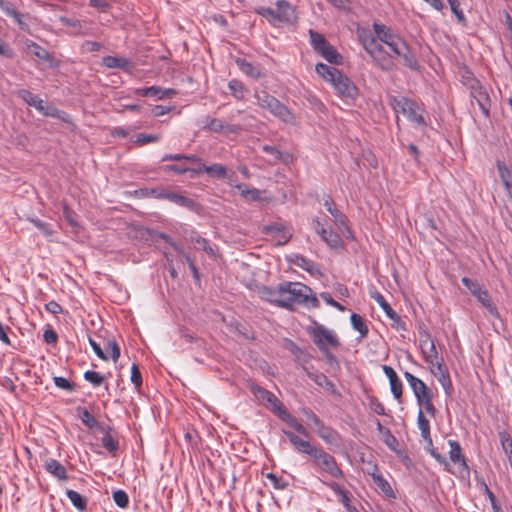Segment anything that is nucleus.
I'll return each mask as SVG.
<instances>
[{"instance_id": "nucleus-1", "label": "nucleus", "mask_w": 512, "mask_h": 512, "mask_svg": "<svg viewBox=\"0 0 512 512\" xmlns=\"http://www.w3.org/2000/svg\"><path fill=\"white\" fill-rule=\"evenodd\" d=\"M250 391L258 400L264 402L266 407L270 408L281 420L295 429V431L305 437L310 436L309 431L304 427V425L284 408L281 401L272 392L257 384H252L250 386Z\"/></svg>"}, {"instance_id": "nucleus-2", "label": "nucleus", "mask_w": 512, "mask_h": 512, "mask_svg": "<svg viewBox=\"0 0 512 512\" xmlns=\"http://www.w3.org/2000/svg\"><path fill=\"white\" fill-rule=\"evenodd\" d=\"M315 70L325 81L332 84L339 97L355 99L358 96L357 86L339 69L323 63H318Z\"/></svg>"}, {"instance_id": "nucleus-3", "label": "nucleus", "mask_w": 512, "mask_h": 512, "mask_svg": "<svg viewBox=\"0 0 512 512\" xmlns=\"http://www.w3.org/2000/svg\"><path fill=\"white\" fill-rule=\"evenodd\" d=\"M283 301L288 303L283 308L294 310L296 305L310 303L312 307H318L319 301L312 295V289L300 282H282Z\"/></svg>"}, {"instance_id": "nucleus-4", "label": "nucleus", "mask_w": 512, "mask_h": 512, "mask_svg": "<svg viewBox=\"0 0 512 512\" xmlns=\"http://www.w3.org/2000/svg\"><path fill=\"white\" fill-rule=\"evenodd\" d=\"M256 103L287 124H295L296 117L291 110L265 90L255 91Z\"/></svg>"}, {"instance_id": "nucleus-5", "label": "nucleus", "mask_w": 512, "mask_h": 512, "mask_svg": "<svg viewBox=\"0 0 512 512\" xmlns=\"http://www.w3.org/2000/svg\"><path fill=\"white\" fill-rule=\"evenodd\" d=\"M365 51L371 57L373 64L384 72H391L396 69V64L391 56L384 49L377 39H371L365 43Z\"/></svg>"}, {"instance_id": "nucleus-6", "label": "nucleus", "mask_w": 512, "mask_h": 512, "mask_svg": "<svg viewBox=\"0 0 512 512\" xmlns=\"http://www.w3.org/2000/svg\"><path fill=\"white\" fill-rule=\"evenodd\" d=\"M310 41L313 49L319 53L328 62L340 65L342 64L343 57L337 52L335 47L331 45L327 39L320 33L309 30Z\"/></svg>"}, {"instance_id": "nucleus-7", "label": "nucleus", "mask_w": 512, "mask_h": 512, "mask_svg": "<svg viewBox=\"0 0 512 512\" xmlns=\"http://www.w3.org/2000/svg\"><path fill=\"white\" fill-rule=\"evenodd\" d=\"M311 460L312 464L321 472H325L336 479L343 478L344 473L335 457L326 452L322 447L317 449V452L312 455Z\"/></svg>"}, {"instance_id": "nucleus-8", "label": "nucleus", "mask_w": 512, "mask_h": 512, "mask_svg": "<svg viewBox=\"0 0 512 512\" xmlns=\"http://www.w3.org/2000/svg\"><path fill=\"white\" fill-rule=\"evenodd\" d=\"M461 282L470 291V293L475 296L478 301L490 312L491 315L498 317V310L487 290H483L477 281L468 277H463Z\"/></svg>"}, {"instance_id": "nucleus-9", "label": "nucleus", "mask_w": 512, "mask_h": 512, "mask_svg": "<svg viewBox=\"0 0 512 512\" xmlns=\"http://www.w3.org/2000/svg\"><path fill=\"white\" fill-rule=\"evenodd\" d=\"M323 205L326 207L327 211L333 216L334 223L339 227V229L344 228L343 233L347 238H353L352 231L347 226V217L340 212L333 199L330 195H326L324 197Z\"/></svg>"}, {"instance_id": "nucleus-10", "label": "nucleus", "mask_w": 512, "mask_h": 512, "mask_svg": "<svg viewBox=\"0 0 512 512\" xmlns=\"http://www.w3.org/2000/svg\"><path fill=\"white\" fill-rule=\"evenodd\" d=\"M312 338L317 347H327V344L334 348L340 346L337 336L324 326H317L313 331Z\"/></svg>"}, {"instance_id": "nucleus-11", "label": "nucleus", "mask_w": 512, "mask_h": 512, "mask_svg": "<svg viewBox=\"0 0 512 512\" xmlns=\"http://www.w3.org/2000/svg\"><path fill=\"white\" fill-rule=\"evenodd\" d=\"M470 88L472 102L476 101L483 114L485 116H489L491 101L487 91L479 84L478 81H473Z\"/></svg>"}, {"instance_id": "nucleus-12", "label": "nucleus", "mask_w": 512, "mask_h": 512, "mask_svg": "<svg viewBox=\"0 0 512 512\" xmlns=\"http://www.w3.org/2000/svg\"><path fill=\"white\" fill-rule=\"evenodd\" d=\"M282 433L289 439L291 445L298 453L307 454L312 458V455H314L319 448L315 445H312L309 441L296 435L292 431L283 429Z\"/></svg>"}, {"instance_id": "nucleus-13", "label": "nucleus", "mask_w": 512, "mask_h": 512, "mask_svg": "<svg viewBox=\"0 0 512 512\" xmlns=\"http://www.w3.org/2000/svg\"><path fill=\"white\" fill-rule=\"evenodd\" d=\"M283 290L282 283H280L276 288H270L267 286H263L259 289V295L261 299L274 304L278 307L283 308V305H287L286 301H283Z\"/></svg>"}, {"instance_id": "nucleus-14", "label": "nucleus", "mask_w": 512, "mask_h": 512, "mask_svg": "<svg viewBox=\"0 0 512 512\" xmlns=\"http://www.w3.org/2000/svg\"><path fill=\"white\" fill-rule=\"evenodd\" d=\"M431 369L432 374L437 377L439 383L442 385L445 393L447 395H451L452 393V382L448 372L447 367L444 365L443 361H436V364Z\"/></svg>"}, {"instance_id": "nucleus-15", "label": "nucleus", "mask_w": 512, "mask_h": 512, "mask_svg": "<svg viewBox=\"0 0 512 512\" xmlns=\"http://www.w3.org/2000/svg\"><path fill=\"white\" fill-rule=\"evenodd\" d=\"M448 444L450 446V451H449L450 460L455 464H459L461 473L463 471L469 473V467L466 462V458H465L464 454L462 453V448H461L459 442L456 440H449Z\"/></svg>"}, {"instance_id": "nucleus-16", "label": "nucleus", "mask_w": 512, "mask_h": 512, "mask_svg": "<svg viewBox=\"0 0 512 512\" xmlns=\"http://www.w3.org/2000/svg\"><path fill=\"white\" fill-rule=\"evenodd\" d=\"M404 377L407 380L411 389L413 390L416 400H420L421 398L426 396V393L431 392V389H429L421 379L417 378L412 373L406 371L404 372Z\"/></svg>"}, {"instance_id": "nucleus-17", "label": "nucleus", "mask_w": 512, "mask_h": 512, "mask_svg": "<svg viewBox=\"0 0 512 512\" xmlns=\"http://www.w3.org/2000/svg\"><path fill=\"white\" fill-rule=\"evenodd\" d=\"M398 105L401 106L402 112L406 114L411 121L416 122L421 126L426 125L424 117L416 112L415 103L413 101L403 97L398 101Z\"/></svg>"}, {"instance_id": "nucleus-18", "label": "nucleus", "mask_w": 512, "mask_h": 512, "mask_svg": "<svg viewBox=\"0 0 512 512\" xmlns=\"http://www.w3.org/2000/svg\"><path fill=\"white\" fill-rule=\"evenodd\" d=\"M307 376L319 387L324 388L326 391L340 396L339 391L337 390L335 384L328 379V377L322 372H310L306 371Z\"/></svg>"}, {"instance_id": "nucleus-19", "label": "nucleus", "mask_w": 512, "mask_h": 512, "mask_svg": "<svg viewBox=\"0 0 512 512\" xmlns=\"http://www.w3.org/2000/svg\"><path fill=\"white\" fill-rule=\"evenodd\" d=\"M274 10V20L280 22H290L294 18V9L285 0H278L276 3V9Z\"/></svg>"}, {"instance_id": "nucleus-20", "label": "nucleus", "mask_w": 512, "mask_h": 512, "mask_svg": "<svg viewBox=\"0 0 512 512\" xmlns=\"http://www.w3.org/2000/svg\"><path fill=\"white\" fill-rule=\"evenodd\" d=\"M102 62L107 68H120L128 72L134 68L133 62L125 57L105 56Z\"/></svg>"}, {"instance_id": "nucleus-21", "label": "nucleus", "mask_w": 512, "mask_h": 512, "mask_svg": "<svg viewBox=\"0 0 512 512\" xmlns=\"http://www.w3.org/2000/svg\"><path fill=\"white\" fill-rule=\"evenodd\" d=\"M45 470L60 481L68 479L66 468L56 459H48L44 464Z\"/></svg>"}, {"instance_id": "nucleus-22", "label": "nucleus", "mask_w": 512, "mask_h": 512, "mask_svg": "<svg viewBox=\"0 0 512 512\" xmlns=\"http://www.w3.org/2000/svg\"><path fill=\"white\" fill-rule=\"evenodd\" d=\"M373 30L377 35V41L385 45L399 36L390 27L376 22L373 24Z\"/></svg>"}, {"instance_id": "nucleus-23", "label": "nucleus", "mask_w": 512, "mask_h": 512, "mask_svg": "<svg viewBox=\"0 0 512 512\" xmlns=\"http://www.w3.org/2000/svg\"><path fill=\"white\" fill-rule=\"evenodd\" d=\"M372 476L375 485L387 496L390 498H395V493L388 483V481L383 477L381 473L378 472L377 466H374L373 471L369 472Z\"/></svg>"}, {"instance_id": "nucleus-24", "label": "nucleus", "mask_w": 512, "mask_h": 512, "mask_svg": "<svg viewBox=\"0 0 512 512\" xmlns=\"http://www.w3.org/2000/svg\"><path fill=\"white\" fill-rule=\"evenodd\" d=\"M165 200L173 202L179 206L186 207L190 210H194L197 206L193 199L170 190H167Z\"/></svg>"}, {"instance_id": "nucleus-25", "label": "nucleus", "mask_w": 512, "mask_h": 512, "mask_svg": "<svg viewBox=\"0 0 512 512\" xmlns=\"http://www.w3.org/2000/svg\"><path fill=\"white\" fill-rule=\"evenodd\" d=\"M196 173L205 172L210 177L216 178V179H224L227 176V169L222 164H212V165H201L197 170H195Z\"/></svg>"}, {"instance_id": "nucleus-26", "label": "nucleus", "mask_w": 512, "mask_h": 512, "mask_svg": "<svg viewBox=\"0 0 512 512\" xmlns=\"http://www.w3.org/2000/svg\"><path fill=\"white\" fill-rule=\"evenodd\" d=\"M370 296L380 305L389 319L400 322V316L392 309L380 292H370Z\"/></svg>"}, {"instance_id": "nucleus-27", "label": "nucleus", "mask_w": 512, "mask_h": 512, "mask_svg": "<svg viewBox=\"0 0 512 512\" xmlns=\"http://www.w3.org/2000/svg\"><path fill=\"white\" fill-rule=\"evenodd\" d=\"M19 98H21L28 105L33 106L36 110H44V101L37 95L33 94L27 89H21L17 92Z\"/></svg>"}, {"instance_id": "nucleus-28", "label": "nucleus", "mask_w": 512, "mask_h": 512, "mask_svg": "<svg viewBox=\"0 0 512 512\" xmlns=\"http://www.w3.org/2000/svg\"><path fill=\"white\" fill-rule=\"evenodd\" d=\"M26 48L30 53H32L35 57H37L40 60L46 62H52L53 60V57L48 50H46L45 48L31 40L26 41Z\"/></svg>"}, {"instance_id": "nucleus-29", "label": "nucleus", "mask_w": 512, "mask_h": 512, "mask_svg": "<svg viewBox=\"0 0 512 512\" xmlns=\"http://www.w3.org/2000/svg\"><path fill=\"white\" fill-rule=\"evenodd\" d=\"M205 126L204 128L211 130L213 132H222L225 128L228 132L234 133L238 130V128L234 125H227L225 126L222 122V120L218 118H211L209 116L205 119Z\"/></svg>"}, {"instance_id": "nucleus-30", "label": "nucleus", "mask_w": 512, "mask_h": 512, "mask_svg": "<svg viewBox=\"0 0 512 512\" xmlns=\"http://www.w3.org/2000/svg\"><path fill=\"white\" fill-rule=\"evenodd\" d=\"M66 496L71 501L72 505L79 510L80 512H83L87 508V498L82 496L80 493H78L75 490L68 489L66 490Z\"/></svg>"}, {"instance_id": "nucleus-31", "label": "nucleus", "mask_w": 512, "mask_h": 512, "mask_svg": "<svg viewBox=\"0 0 512 512\" xmlns=\"http://www.w3.org/2000/svg\"><path fill=\"white\" fill-rule=\"evenodd\" d=\"M321 239L332 249L343 247L340 235L332 229H326V233L322 234Z\"/></svg>"}, {"instance_id": "nucleus-32", "label": "nucleus", "mask_w": 512, "mask_h": 512, "mask_svg": "<svg viewBox=\"0 0 512 512\" xmlns=\"http://www.w3.org/2000/svg\"><path fill=\"white\" fill-rule=\"evenodd\" d=\"M61 22L63 25H65L67 27H71L73 29L71 33L74 35H87L88 34V31L86 29V24H83L81 21H79L77 19H70V18L62 17Z\"/></svg>"}, {"instance_id": "nucleus-33", "label": "nucleus", "mask_w": 512, "mask_h": 512, "mask_svg": "<svg viewBox=\"0 0 512 512\" xmlns=\"http://www.w3.org/2000/svg\"><path fill=\"white\" fill-rule=\"evenodd\" d=\"M398 57H401L404 61V64L411 70L418 71L420 69L419 62L415 54L410 49L409 45L406 46L405 50H403L401 55Z\"/></svg>"}, {"instance_id": "nucleus-34", "label": "nucleus", "mask_w": 512, "mask_h": 512, "mask_svg": "<svg viewBox=\"0 0 512 512\" xmlns=\"http://www.w3.org/2000/svg\"><path fill=\"white\" fill-rule=\"evenodd\" d=\"M294 263L298 267H300L303 270H305L308 273H310L311 275H315V274L320 273L319 268L317 267V265L313 261L305 258L302 255H297Z\"/></svg>"}, {"instance_id": "nucleus-35", "label": "nucleus", "mask_w": 512, "mask_h": 512, "mask_svg": "<svg viewBox=\"0 0 512 512\" xmlns=\"http://www.w3.org/2000/svg\"><path fill=\"white\" fill-rule=\"evenodd\" d=\"M236 63L241 69V71L246 75L251 76L253 78H259L262 76L259 68L255 67L252 63L248 62L247 60L238 58L236 60Z\"/></svg>"}, {"instance_id": "nucleus-36", "label": "nucleus", "mask_w": 512, "mask_h": 512, "mask_svg": "<svg viewBox=\"0 0 512 512\" xmlns=\"http://www.w3.org/2000/svg\"><path fill=\"white\" fill-rule=\"evenodd\" d=\"M0 9L9 17H12L18 24H22L21 14L15 5L8 0H0Z\"/></svg>"}, {"instance_id": "nucleus-37", "label": "nucleus", "mask_w": 512, "mask_h": 512, "mask_svg": "<svg viewBox=\"0 0 512 512\" xmlns=\"http://www.w3.org/2000/svg\"><path fill=\"white\" fill-rule=\"evenodd\" d=\"M317 434L328 444H333L338 438V433L331 427L326 426L324 423L317 429Z\"/></svg>"}, {"instance_id": "nucleus-38", "label": "nucleus", "mask_w": 512, "mask_h": 512, "mask_svg": "<svg viewBox=\"0 0 512 512\" xmlns=\"http://www.w3.org/2000/svg\"><path fill=\"white\" fill-rule=\"evenodd\" d=\"M350 320H351L353 329L358 331L362 338L366 337L369 332V329H368L364 319L359 314L352 313Z\"/></svg>"}, {"instance_id": "nucleus-39", "label": "nucleus", "mask_w": 512, "mask_h": 512, "mask_svg": "<svg viewBox=\"0 0 512 512\" xmlns=\"http://www.w3.org/2000/svg\"><path fill=\"white\" fill-rule=\"evenodd\" d=\"M426 442V450L430 453V455L441 465H443L446 469L449 467V462L446 457L437 452V450L433 446V441L431 435H429L428 439H424Z\"/></svg>"}, {"instance_id": "nucleus-40", "label": "nucleus", "mask_w": 512, "mask_h": 512, "mask_svg": "<svg viewBox=\"0 0 512 512\" xmlns=\"http://www.w3.org/2000/svg\"><path fill=\"white\" fill-rule=\"evenodd\" d=\"M79 417L83 424L89 429L98 428L99 422L96 418L85 408H78Z\"/></svg>"}, {"instance_id": "nucleus-41", "label": "nucleus", "mask_w": 512, "mask_h": 512, "mask_svg": "<svg viewBox=\"0 0 512 512\" xmlns=\"http://www.w3.org/2000/svg\"><path fill=\"white\" fill-rule=\"evenodd\" d=\"M417 424L418 428L421 432V436L423 439H428L430 434V422L425 417L423 411L420 409L417 416Z\"/></svg>"}, {"instance_id": "nucleus-42", "label": "nucleus", "mask_w": 512, "mask_h": 512, "mask_svg": "<svg viewBox=\"0 0 512 512\" xmlns=\"http://www.w3.org/2000/svg\"><path fill=\"white\" fill-rule=\"evenodd\" d=\"M228 87H229V90L231 92V94L238 100H242L244 98V93L246 91V88L244 86V84L237 80V79H232L229 83H228Z\"/></svg>"}, {"instance_id": "nucleus-43", "label": "nucleus", "mask_w": 512, "mask_h": 512, "mask_svg": "<svg viewBox=\"0 0 512 512\" xmlns=\"http://www.w3.org/2000/svg\"><path fill=\"white\" fill-rule=\"evenodd\" d=\"M167 189L156 187V188H144L140 189V193L144 197H153L156 199H165Z\"/></svg>"}, {"instance_id": "nucleus-44", "label": "nucleus", "mask_w": 512, "mask_h": 512, "mask_svg": "<svg viewBox=\"0 0 512 512\" xmlns=\"http://www.w3.org/2000/svg\"><path fill=\"white\" fill-rule=\"evenodd\" d=\"M62 208H63V215H64V218L66 219V221L68 222V224L74 228L76 227H79V223H78V220H77V214L76 212H74L66 202H63L62 203Z\"/></svg>"}, {"instance_id": "nucleus-45", "label": "nucleus", "mask_w": 512, "mask_h": 512, "mask_svg": "<svg viewBox=\"0 0 512 512\" xmlns=\"http://www.w3.org/2000/svg\"><path fill=\"white\" fill-rule=\"evenodd\" d=\"M191 240L199 245V249L205 251L210 256H215V251L206 238L196 234L195 236H191Z\"/></svg>"}, {"instance_id": "nucleus-46", "label": "nucleus", "mask_w": 512, "mask_h": 512, "mask_svg": "<svg viewBox=\"0 0 512 512\" xmlns=\"http://www.w3.org/2000/svg\"><path fill=\"white\" fill-rule=\"evenodd\" d=\"M102 445L110 453H115L118 450V441L112 437L110 430L106 431L102 437Z\"/></svg>"}, {"instance_id": "nucleus-47", "label": "nucleus", "mask_w": 512, "mask_h": 512, "mask_svg": "<svg viewBox=\"0 0 512 512\" xmlns=\"http://www.w3.org/2000/svg\"><path fill=\"white\" fill-rule=\"evenodd\" d=\"M407 45V42L403 40L400 36H398L395 40H392L387 44V46L396 56L401 55V52L405 50Z\"/></svg>"}, {"instance_id": "nucleus-48", "label": "nucleus", "mask_w": 512, "mask_h": 512, "mask_svg": "<svg viewBox=\"0 0 512 512\" xmlns=\"http://www.w3.org/2000/svg\"><path fill=\"white\" fill-rule=\"evenodd\" d=\"M39 112L45 116L58 118L61 120H65L64 116H67L64 112L60 111L58 108H56L52 105H48L45 102H44V110L39 111Z\"/></svg>"}, {"instance_id": "nucleus-49", "label": "nucleus", "mask_w": 512, "mask_h": 512, "mask_svg": "<svg viewBox=\"0 0 512 512\" xmlns=\"http://www.w3.org/2000/svg\"><path fill=\"white\" fill-rule=\"evenodd\" d=\"M113 500L120 508H126L129 504L128 494L124 490H116L113 492Z\"/></svg>"}, {"instance_id": "nucleus-50", "label": "nucleus", "mask_w": 512, "mask_h": 512, "mask_svg": "<svg viewBox=\"0 0 512 512\" xmlns=\"http://www.w3.org/2000/svg\"><path fill=\"white\" fill-rule=\"evenodd\" d=\"M29 221L34 224V226L39 229L45 236H52L54 231L50 224L38 219V218H30Z\"/></svg>"}, {"instance_id": "nucleus-51", "label": "nucleus", "mask_w": 512, "mask_h": 512, "mask_svg": "<svg viewBox=\"0 0 512 512\" xmlns=\"http://www.w3.org/2000/svg\"><path fill=\"white\" fill-rule=\"evenodd\" d=\"M84 378L86 381L90 382L93 386H99L105 380V377L103 375H101L100 373H98L96 371H91V370H88L84 373Z\"/></svg>"}, {"instance_id": "nucleus-52", "label": "nucleus", "mask_w": 512, "mask_h": 512, "mask_svg": "<svg viewBox=\"0 0 512 512\" xmlns=\"http://www.w3.org/2000/svg\"><path fill=\"white\" fill-rule=\"evenodd\" d=\"M452 13L456 16L457 20L461 24H466V18L463 14V11L460 8V3L458 0H447Z\"/></svg>"}, {"instance_id": "nucleus-53", "label": "nucleus", "mask_w": 512, "mask_h": 512, "mask_svg": "<svg viewBox=\"0 0 512 512\" xmlns=\"http://www.w3.org/2000/svg\"><path fill=\"white\" fill-rule=\"evenodd\" d=\"M389 383H390V389H391L393 396L395 397V399H397L399 402H401L402 392H403V386H402L401 380L399 379V377H397L394 380L389 381Z\"/></svg>"}, {"instance_id": "nucleus-54", "label": "nucleus", "mask_w": 512, "mask_h": 512, "mask_svg": "<svg viewBox=\"0 0 512 512\" xmlns=\"http://www.w3.org/2000/svg\"><path fill=\"white\" fill-rule=\"evenodd\" d=\"M263 151L274 157L275 160H285L289 157L287 153L280 151L277 147L271 145H264Z\"/></svg>"}, {"instance_id": "nucleus-55", "label": "nucleus", "mask_w": 512, "mask_h": 512, "mask_svg": "<svg viewBox=\"0 0 512 512\" xmlns=\"http://www.w3.org/2000/svg\"><path fill=\"white\" fill-rule=\"evenodd\" d=\"M159 140L158 135H152V134H138L135 136V139L133 142L137 145H145L148 143L157 142Z\"/></svg>"}, {"instance_id": "nucleus-56", "label": "nucleus", "mask_w": 512, "mask_h": 512, "mask_svg": "<svg viewBox=\"0 0 512 512\" xmlns=\"http://www.w3.org/2000/svg\"><path fill=\"white\" fill-rule=\"evenodd\" d=\"M151 88H154L155 92L150 94V97H156L157 99L170 98L176 95V91L174 89H163L158 86H151Z\"/></svg>"}, {"instance_id": "nucleus-57", "label": "nucleus", "mask_w": 512, "mask_h": 512, "mask_svg": "<svg viewBox=\"0 0 512 512\" xmlns=\"http://www.w3.org/2000/svg\"><path fill=\"white\" fill-rule=\"evenodd\" d=\"M500 443L506 454L512 451V438L507 431H501L499 433Z\"/></svg>"}, {"instance_id": "nucleus-58", "label": "nucleus", "mask_w": 512, "mask_h": 512, "mask_svg": "<svg viewBox=\"0 0 512 512\" xmlns=\"http://www.w3.org/2000/svg\"><path fill=\"white\" fill-rule=\"evenodd\" d=\"M425 361L431 365H435L436 361H438V352L436 350L434 341H430L429 351L423 352Z\"/></svg>"}, {"instance_id": "nucleus-59", "label": "nucleus", "mask_w": 512, "mask_h": 512, "mask_svg": "<svg viewBox=\"0 0 512 512\" xmlns=\"http://www.w3.org/2000/svg\"><path fill=\"white\" fill-rule=\"evenodd\" d=\"M267 478L272 482L275 489L284 490L288 487V482L274 473H268Z\"/></svg>"}, {"instance_id": "nucleus-60", "label": "nucleus", "mask_w": 512, "mask_h": 512, "mask_svg": "<svg viewBox=\"0 0 512 512\" xmlns=\"http://www.w3.org/2000/svg\"><path fill=\"white\" fill-rule=\"evenodd\" d=\"M131 382L135 385L136 389H139L142 385V375L137 364H133L131 367Z\"/></svg>"}, {"instance_id": "nucleus-61", "label": "nucleus", "mask_w": 512, "mask_h": 512, "mask_svg": "<svg viewBox=\"0 0 512 512\" xmlns=\"http://www.w3.org/2000/svg\"><path fill=\"white\" fill-rule=\"evenodd\" d=\"M106 349L110 352L112 360L116 362L120 357V347L117 342L115 340H109Z\"/></svg>"}, {"instance_id": "nucleus-62", "label": "nucleus", "mask_w": 512, "mask_h": 512, "mask_svg": "<svg viewBox=\"0 0 512 512\" xmlns=\"http://www.w3.org/2000/svg\"><path fill=\"white\" fill-rule=\"evenodd\" d=\"M54 383L58 388L73 391L74 384L64 377H54Z\"/></svg>"}, {"instance_id": "nucleus-63", "label": "nucleus", "mask_w": 512, "mask_h": 512, "mask_svg": "<svg viewBox=\"0 0 512 512\" xmlns=\"http://www.w3.org/2000/svg\"><path fill=\"white\" fill-rule=\"evenodd\" d=\"M302 412L307 417V419L317 427V429L324 423L311 409L304 408Z\"/></svg>"}, {"instance_id": "nucleus-64", "label": "nucleus", "mask_w": 512, "mask_h": 512, "mask_svg": "<svg viewBox=\"0 0 512 512\" xmlns=\"http://www.w3.org/2000/svg\"><path fill=\"white\" fill-rule=\"evenodd\" d=\"M89 344L91 345L93 351L95 354L102 360L107 361L108 356L106 353L102 350L101 346L91 337H89Z\"/></svg>"}]
</instances>
